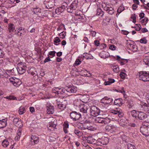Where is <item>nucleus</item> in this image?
Segmentation results:
<instances>
[{
    "mask_svg": "<svg viewBox=\"0 0 149 149\" xmlns=\"http://www.w3.org/2000/svg\"><path fill=\"white\" fill-rule=\"evenodd\" d=\"M102 5L104 10L109 14L112 15L114 13V10L111 4L104 2L102 3Z\"/></svg>",
    "mask_w": 149,
    "mask_h": 149,
    "instance_id": "nucleus-1",
    "label": "nucleus"
},
{
    "mask_svg": "<svg viewBox=\"0 0 149 149\" xmlns=\"http://www.w3.org/2000/svg\"><path fill=\"white\" fill-rule=\"evenodd\" d=\"M139 79L143 81H149V72L142 71L139 73Z\"/></svg>",
    "mask_w": 149,
    "mask_h": 149,
    "instance_id": "nucleus-2",
    "label": "nucleus"
},
{
    "mask_svg": "<svg viewBox=\"0 0 149 149\" xmlns=\"http://www.w3.org/2000/svg\"><path fill=\"white\" fill-rule=\"evenodd\" d=\"M78 0H74L67 8L68 12L73 13L77 7Z\"/></svg>",
    "mask_w": 149,
    "mask_h": 149,
    "instance_id": "nucleus-3",
    "label": "nucleus"
},
{
    "mask_svg": "<svg viewBox=\"0 0 149 149\" xmlns=\"http://www.w3.org/2000/svg\"><path fill=\"white\" fill-rule=\"evenodd\" d=\"M70 116V118L75 121L79 120L81 118V114L80 113L74 111L71 112Z\"/></svg>",
    "mask_w": 149,
    "mask_h": 149,
    "instance_id": "nucleus-4",
    "label": "nucleus"
},
{
    "mask_svg": "<svg viewBox=\"0 0 149 149\" xmlns=\"http://www.w3.org/2000/svg\"><path fill=\"white\" fill-rule=\"evenodd\" d=\"M108 142V138L107 137L103 136L101 138H99L97 140V146L107 145Z\"/></svg>",
    "mask_w": 149,
    "mask_h": 149,
    "instance_id": "nucleus-5",
    "label": "nucleus"
},
{
    "mask_svg": "<svg viewBox=\"0 0 149 149\" xmlns=\"http://www.w3.org/2000/svg\"><path fill=\"white\" fill-rule=\"evenodd\" d=\"M91 115L94 116H96L99 115L100 110L95 106H92L90 108Z\"/></svg>",
    "mask_w": 149,
    "mask_h": 149,
    "instance_id": "nucleus-6",
    "label": "nucleus"
},
{
    "mask_svg": "<svg viewBox=\"0 0 149 149\" xmlns=\"http://www.w3.org/2000/svg\"><path fill=\"white\" fill-rule=\"evenodd\" d=\"M26 67L24 65L22 64H18L17 65V70L18 72L20 74H22L24 73L26 70Z\"/></svg>",
    "mask_w": 149,
    "mask_h": 149,
    "instance_id": "nucleus-7",
    "label": "nucleus"
},
{
    "mask_svg": "<svg viewBox=\"0 0 149 149\" xmlns=\"http://www.w3.org/2000/svg\"><path fill=\"white\" fill-rule=\"evenodd\" d=\"M89 108V105L87 104H82L79 105V108L81 112L86 114Z\"/></svg>",
    "mask_w": 149,
    "mask_h": 149,
    "instance_id": "nucleus-8",
    "label": "nucleus"
},
{
    "mask_svg": "<svg viewBox=\"0 0 149 149\" xmlns=\"http://www.w3.org/2000/svg\"><path fill=\"white\" fill-rule=\"evenodd\" d=\"M58 107L61 110H64L66 107V101L61 102L59 99L56 100Z\"/></svg>",
    "mask_w": 149,
    "mask_h": 149,
    "instance_id": "nucleus-9",
    "label": "nucleus"
},
{
    "mask_svg": "<svg viewBox=\"0 0 149 149\" xmlns=\"http://www.w3.org/2000/svg\"><path fill=\"white\" fill-rule=\"evenodd\" d=\"M31 144L34 145L39 142V138L36 135H33L31 136Z\"/></svg>",
    "mask_w": 149,
    "mask_h": 149,
    "instance_id": "nucleus-10",
    "label": "nucleus"
},
{
    "mask_svg": "<svg viewBox=\"0 0 149 149\" xmlns=\"http://www.w3.org/2000/svg\"><path fill=\"white\" fill-rule=\"evenodd\" d=\"M140 131L142 134L146 137L149 136V127H141Z\"/></svg>",
    "mask_w": 149,
    "mask_h": 149,
    "instance_id": "nucleus-11",
    "label": "nucleus"
},
{
    "mask_svg": "<svg viewBox=\"0 0 149 149\" xmlns=\"http://www.w3.org/2000/svg\"><path fill=\"white\" fill-rule=\"evenodd\" d=\"M56 121L54 120L53 122L52 121V122H50L47 126V128L50 130H53L56 126Z\"/></svg>",
    "mask_w": 149,
    "mask_h": 149,
    "instance_id": "nucleus-12",
    "label": "nucleus"
},
{
    "mask_svg": "<svg viewBox=\"0 0 149 149\" xmlns=\"http://www.w3.org/2000/svg\"><path fill=\"white\" fill-rule=\"evenodd\" d=\"M85 138L88 143L97 146V140H96L92 136L86 137Z\"/></svg>",
    "mask_w": 149,
    "mask_h": 149,
    "instance_id": "nucleus-13",
    "label": "nucleus"
},
{
    "mask_svg": "<svg viewBox=\"0 0 149 149\" xmlns=\"http://www.w3.org/2000/svg\"><path fill=\"white\" fill-rule=\"evenodd\" d=\"M105 129L107 132H115L116 130V128L113 125H106L105 127Z\"/></svg>",
    "mask_w": 149,
    "mask_h": 149,
    "instance_id": "nucleus-14",
    "label": "nucleus"
},
{
    "mask_svg": "<svg viewBox=\"0 0 149 149\" xmlns=\"http://www.w3.org/2000/svg\"><path fill=\"white\" fill-rule=\"evenodd\" d=\"M113 100L111 98L107 97H105L101 100L102 102L106 104L111 103L113 101Z\"/></svg>",
    "mask_w": 149,
    "mask_h": 149,
    "instance_id": "nucleus-15",
    "label": "nucleus"
},
{
    "mask_svg": "<svg viewBox=\"0 0 149 149\" xmlns=\"http://www.w3.org/2000/svg\"><path fill=\"white\" fill-rule=\"evenodd\" d=\"M137 118L141 120H143L147 117V115L144 113L142 112H138Z\"/></svg>",
    "mask_w": 149,
    "mask_h": 149,
    "instance_id": "nucleus-16",
    "label": "nucleus"
},
{
    "mask_svg": "<svg viewBox=\"0 0 149 149\" xmlns=\"http://www.w3.org/2000/svg\"><path fill=\"white\" fill-rule=\"evenodd\" d=\"M47 112L48 114H52L54 113V110L53 107L49 104H47L46 105Z\"/></svg>",
    "mask_w": 149,
    "mask_h": 149,
    "instance_id": "nucleus-17",
    "label": "nucleus"
},
{
    "mask_svg": "<svg viewBox=\"0 0 149 149\" xmlns=\"http://www.w3.org/2000/svg\"><path fill=\"white\" fill-rule=\"evenodd\" d=\"M77 87H67L66 89H65V92H68L70 93H75L77 91Z\"/></svg>",
    "mask_w": 149,
    "mask_h": 149,
    "instance_id": "nucleus-18",
    "label": "nucleus"
},
{
    "mask_svg": "<svg viewBox=\"0 0 149 149\" xmlns=\"http://www.w3.org/2000/svg\"><path fill=\"white\" fill-rule=\"evenodd\" d=\"M65 10V7L64 6H61L58 7L55 9L56 13L58 15H60Z\"/></svg>",
    "mask_w": 149,
    "mask_h": 149,
    "instance_id": "nucleus-19",
    "label": "nucleus"
},
{
    "mask_svg": "<svg viewBox=\"0 0 149 149\" xmlns=\"http://www.w3.org/2000/svg\"><path fill=\"white\" fill-rule=\"evenodd\" d=\"M54 0H49L46 3V7L48 9H50L52 8L54 5Z\"/></svg>",
    "mask_w": 149,
    "mask_h": 149,
    "instance_id": "nucleus-20",
    "label": "nucleus"
},
{
    "mask_svg": "<svg viewBox=\"0 0 149 149\" xmlns=\"http://www.w3.org/2000/svg\"><path fill=\"white\" fill-rule=\"evenodd\" d=\"M7 125V120L6 119L0 120V129L5 127Z\"/></svg>",
    "mask_w": 149,
    "mask_h": 149,
    "instance_id": "nucleus-21",
    "label": "nucleus"
},
{
    "mask_svg": "<svg viewBox=\"0 0 149 149\" xmlns=\"http://www.w3.org/2000/svg\"><path fill=\"white\" fill-rule=\"evenodd\" d=\"M13 123L17 126H21L22 125L21 121L17 118H15L13 120Z\"/></svg>",
    "mask_w": 149,
    "mask_h": 149,
    "instance_id": "nucleus-22",
    "label": "nucleus"
},
{
    "mask_svg": "<svg viewBox=\"0 0 149 149\" xmlns=\"http://www.w3.org/2000/svg\"><path fill=\"white\" fill-rule=\"evenodd\" d=\"M22 129L21 128H19L17 133V135L15 137V140L16 141H18L19 140L20 136L21 135Z\"/></svg>",
    "mask_w": 149,
    "mask_h": 149,
    "instance_id": "nucleus-23",
    "label": "nucleus"
},
{
    "mask_svg": "<svg viewBox=\"0 0 149 149\" xmlns=\"http://www.w3.org/2000/svg\"><path fill=\"white\" fill-rule=\"evenodd\" d=\"M32 11L34 14L38 15L41 13V10L39 8H33L32 9Z\"/></svg>",
    "mask_w": 149,
    "mask_h": 149,
    "instance_id": "nucleus-24",
    "label": "nucleus"
},
{
    "mask_svg": "<svg viewBox=\"0 0 149 149\" xmlns=\"http://www.w3.org/2000/svg\"><path fill=\"white\" fill-rule=\"evenodd\" d=\"M104 118H102L101 117H96L95 120V123H104Z\"/></svg>",
    "mask_w": 149,
    "mask_h": 149,
    "instance_id": "nucleus-25",
    "label": "nucleus"
},
{
    "mask_svg": "<svg viewBox=\"0 0 149 149\" xmlns=\"http://www.w3.org/2000/svg\"><path fill=\"white\" fill-rule=\"evenodd\" d=\"M61 88L59 87L54 88L52 90V92L58 95H60Z\"/></svg>",
    "mask_w": 149,
    "mask_h": 149,
    "instance_id": "nucleus-26",
    "label": "nucleus"
},
{
    "mask_svg": "<svg viewBox=\"0 0 149 149\" xmlns=\"http://www.w3.org/2000/svg\"><path fill=\"white\" fill-rule=\"evenodd\" d=\"M21 84L20 80L18 79L15 78L14 81L13 85L16 87L19 86Z\"/></svg>",
    "mask_w": 149,
    "mask_h": 149,
    "instance_id": "nucleus-27",
    "label": "nucleus"
},
{
    "mask_svg": "<svg viewBox=\"0 0 149 149\" xmlns=\"http://www.w3.org/2000/svg\"><path fill=\"white\" fill-rule=\"evenodd\" d=\"M83 56L86 59H92L94 58L93 56L90 54L84 53Z\"/></svg>",
    "mask_w": 149,
    "mask_h": 149,
    "instance_id": "nucleus-28",
    "label": "nucleus"
},
{
    "mask_svg": "<svg viewBox=\"0 0 149 149\" xmlns=\"http://www.w3.org/2000/svg\"><path fill=\"white\" fill-rule=\"evenodd\" d=\"M111 68L113 72L115 73H118L119 71V68L118 66L114 65H113Z\"/></svg>",
    "mask_w": 149,
    "mask_h": 149,
    "instance_id": "nucleus-29",
    "label": "nucleus"
},
{
    "mask_svg": "<svg viewBox=\"0 0 149 149\" xmlns=\"http://www.w3.org/2000/svg\"><path fill=\"white\" fill-rule=\"evenodd\" d=\"M26 111L25 108L21 106L20 107L19 109L18 112L20 115H22Z\"/></svg>",
    "mask_w": 149,
    "mask_h": 149,
    "instance_id": "nucleus-30",
    "label": "nucleus"
},
{
    "mask_svg": "<svg viewBox=\"0 0 149 149\" xmlns=\"http://www.w3.org/2000/svg\"><path fill=\"white\" fill-rule=\"evenodd\" d=\"M96 15L97 16H99L102 17L104 15V12L102 11L101 8H97L96 10Z\"/></svg>",
    "mask_w": 149,
    "mask_h": 149,
    "instance_id": "nucleus-31",
    "label": "nucleus"
},
{
    "mask_svg": "<svg viewBox=\"0 0 149 149\" xmlns=\"http://www.w3.org/2000/svg\"><path fill=\"white\" fill-rule=\"evenodd\" d=\"M20 1V0H9L8 2L12 5V6H14L16 5V3H18Z\"/></svg>",
    "mask_w": 149,
    "mask_h": 149,
    "instance_id": "nucleus-32",
    "label": "nucleus"
},
{
    "mask_svg": "<svg viewBox=\"0 0 149 149\" xmlns=\"http://www.w3.org/2000/svg\"><path fill=\"white\" fill-rule=\"evenodd\" d=\"M69 124L68 123H65L63 125V131L65 133H67L68 132V128Z\"/></svg>",
    "mask_w": 149,
    "mask_h": 149,
    "instance_id": "nucleus-33",
    "label": "nucleus"
},
{
    "mask_svg": "<svg viewBox=\"0 0 149 149\" xmlns=\"http://www.w3.org/2000/svg\"><path fill=\"white\" fill-rule=\"evenodd\" d=\"M115 81L114 79L109 78L108 79V81H106L104 82V84L105 85H109L111 84L114 82Z\"/></svg>",
    "mask_w": 149,
    "mask_h": 149,
    "instance_id": "nucleus-34",
    "label": "nucleus"
},
{
    "mask_svg": "<svg viewBox=\"0 0 149 149\" xmlns=\"http://www.w3.org/2000/svg\"><path fill=\"white\" fill-rule=\"evenodd\" d=\"M9 143L7 139H4L2 142V145L4 148L7 147L9 145Z\"/></svg>",
    "mask_w": 149,
    "mask_h": 149,
    "instance_id": "nucleus-35",
    "label": "nucleus"
},
{
    "mask_svg": "<svg viewBox=\"0 0 149 149\" xmlns=\"http://www.w3.org/2000/svg\"><path fill=\"white\" fill-rule=\"evenodd\" d=\"M15 28V26L11 24H10L8 26V30L10 33L13 31Z\"/></svg>",
    "mask_w": 149,
    "mask_h": 149,
    "instance_id": "nucleus-36",
    "label": "nucleus"
},
{
    "mask_svg": "<svg viewBox=\"0 0 149 149\" xmlns=\"http://www.w3.org/2000/svg\"><path fill=\"white\" fill-rule=\"evenodd\" d=\"M143 62L146 65L149 66V56H146L143 59Z\"/></svg>",
    "mask_w": 149,
    "mask_h": 149,
    "instance_id": "nucleus-37",
    "label": "nucleus"
},
{
    "mask_svg": "<svg viewBox=\"0 0 149 149\" xmlns=\"http://www.w3.org/2000/svg\"><path fill=\"white\" fill-rule=\"evenodd\" d=\"M86 129H88V130L91 131H93L95 130V128L93 126L91 125H88L86 127H84V128H82V130H86Z\"/></svg>",
    "mask_w": 149,
    "mask_h": 149,
    "instance_id": "nucleus-38",
    "label": "nucleus"
},
{
    "mask_svg": "<svg viewBox=\"0 0 149 149\" xmlns=\"http://www.w3.org/2000/svg\"><path fill=\"white\" fill-rule=\"evenodd\" d=\"M74 133L79 137H80L83 134L82 132L79 131V130L77 129H75L74 130Z\"/></svg>",
    "mask_w": 149,
    "mask_h": 149,
    "instance_id": "nucleus-39",
    "label": "nucleus"
},
{
    "mask_svg": "<svg viewBox=\"0 0 149 149\" xmlns=\"http://www.w3.org/2000/svg\"><path fill=\"white\" fill-rule=\"evenodd\" d=\"M6 71L8 72V75L9 76L10 75H13L14 74V68L11 70H6Z\"/></svg>",
    "mask_w": 149,
    "mask_h": 149,
    "instance_id": "nucleus-40",
    "label": "nucleus"
},
{
    "mask_svg": "<svg viewBox=\"0 0 149 149\" xmlns=\"http://www.w3.org/2000/svg\"><path fill=\"white\" fill-rule=\"evenodd\" d=\"M131 114L133 117L136 118L137 117L138 113L136 111L134 110L131 111Z\"/></svg>",
    "mask_w": 149,
    "mask_h": 149,
    "instance_id": "nucleus-41",
    "label": "nucleus"
},
{
    "mask_svg": "<svg viewBox=\"0 0 149 149\" xmlns=\"http://www.w3.org/2000/svg\"><path fill=\"white\" fill-rule=\"evenodd\" d=\"M60 41L61 40L59 38L57 37L55 38L54 40V43L55 45H58V44L57 43L60 42Z\"/></svg>",
    "mask_w": 149,
    "mask_h": 149,
    "instance_id": "nucleus-42",
    "label": "nucleus"
},
{
    "mask_svg": "<svg viewBox=\"0 0 149 149\" xmlns=\"http://www.w3.org/2000/svg\"><path fill=\"white\" fill-rule=\"evenodd\" d=\"M122 100L121 98L116 99L114 101V103L116 105H119Z\"/></svg>",
    "mask_w": 149,
    "mask_h": 149,
    "instance_id": "nucleus-43",
    "label": "nucleus"
},
{
    "mask_svg": "<svg viewBox=\"0 0 149 149\" xmlns=\"http://www.w3.org/2000/svg\"><path fill=\"white\" fill-rule=\"evenodd\" d=\"M130 49L134 52L137 51L138 50L137 46L135 45H133L132 46V47H131Z\"/></svg>",
    "mask_w": 149,
    "mask_h": 149,
    "instance_id": "nucleus-44",
    "label": "nucleus"
},
{
    "mask_svg": "<svg viewBox=\"0 0 149 149\" xmlns=\"http://www.w3.org/2000/svg\"><path fill=\"white\" fill-rule=\"evenodd\" d=\"M66 32L63 31L59 33V36L60 38L62 39L64 38L66 35Z\"/></svg>",
    "mask_w": 149,
    "mask_h": 149,
    "instance_id": "nucleus-45",
    "label": "nucleus"
},
{
    "mask_svg": "<svg viewBox=\"0 0 149 149\" xmlns=\"http://www.w3.org/2000/svg\"><path fill=\"white\" fill-rule=\"evenodd\" d=\"M127 149H135L134 146L131 144L129 143L127 145Z\"/></svg>",
    "mask_w": 149,
    "mask_h": 149,
    "instance_id": "nucleus-46",
    "label": "nucleus"
},
{
    "mask_svg": "<svg viewBox=\"0 0 149 149\" xmlns=\"http://www.w3.org/2000/svg\"><path fill=\"white\" fill-rule=\"evenodd\" d=\"M107 52L104 51L102 52L100 54V56L101 57L104 58H106L107 57L106 56H104L103 55H106Z\"/></svg>",
    "mask_w": 149,
    "mask_h": 149,
    "instance_id": "nucleus-47",
    "label": "nucleus"
},
{
    "mask_svg": "<svg viewBox=\"0 0 149 149\" xmlns=\"http://www.w3.org/2000/svg\"><path fill=\"white\" fill-rule=\"evenodd\" d=\"M5 98L6 99H8V100H15L16 99V97H14L13 96H7Z\"/></svg>",
    "mask_w": 149,
    "mask_h": 149,
    "instance_id": "nucleus-48",
    "label": "nucleus"
},
{
    "mask_svg": "<svg viewBox=\"0 0 149 149\" xmlns=\"http://www.w3.org/2000/svg\"><path fill=\"white\" fill-rule=\"evenodd\" d=\"M136 26L135 27V29L136 31H139L141 30V25L138 24H136Z\"/></svg>",
    "mask_w": 149,
    "mask_h": 149,
    "instance_id": "nucleus-49",
    "label": "nucleus"
},
{
    "mask_svg": "<svg viewBox=\"0 0 149 149\" xmlns=\"http://www.w3.org/2000/svg\"><path fill=\"white\" fill-rule=\"evenodd\" d=\"M120 76L121 79H124L126 76V74L123 72H121L120 73Z\"/></svg>",
    "mask_w": 149,
    "mask_h": 149,
    "instance_id": "nucleus-50",
    "label": "nucleus"
},
{
    "mask_svg": "<svg viewBox=\"0 0 149 149\" xmlns=\"http://www.w3.org/2000/svg\"><path fill=\"white\" fill-rule=\"evenodd\" d=\"M140 42L141 43L146 44L147 42V40L145 38L141 39L140 40Z\"/></svg>",
    "mask_w": 149,
    "mask_h": 149,
    "instance_id": "nucleus-51",
    "label": "nucleus"
},
{
    "mask_svg": "<svg viewBox=\"0 0 149 149\" xmlns=\"http://www.w3.org/2000/svg\"><path fill=\"white\" fill-rule=\"evenodd\" d=\"M124 10V8L123 7L120 6L118 8L117 12L118 13H120Z\"/></svg>",
    "mask_w": 149,
    "mask_h": 149,
    "instance_id": "nucleus-52",
    "label": "nucleus"
},
{
    "mask_svg": "<svg viewBox=\"0 0 149 149\" xmlns=\"http://www.w3.org/2000/svg\"><path fill=\"white\" fill-rule=\"evenodd\" d=\"M149 127V123L144 122L143 123V126L141 127Z\"/></svg>",
    "mask_w": 149,
    "mask_h": 149,
    "instance_id": "nucleus-53",
    "label": "nucleus"
},
{
    "mask_svg": "<svg viewBox=\"0 0 149 149\" xmlns=\"http://www.w3.org/2000/svg\"><path fill=\"white\" fill-rule=\"evenodd\" d=\"M34 68L33 67L29 68L27 70L28 72L30 74H31L33 71H34Z\"/></svg>",
    "mask_w": 149,
    "mask_h": 149,
    "instance_id": "nucleus-54",
    "label": "nucleus"
},
{
    "mask_svg": "<svg viewBox=\"0 0 149 149\" xmlns=\"http://www.w3.org/2000/svg\"><path fill=\"white\" fill-rule=\"evenodd\" d=\"M148 21V18L147 17H145L144 19L141 20V22L143 23H145V24H146L147 23Z\"/></svg>",
    "mask_w": 149,
    "mask_h": 149,
    "instance_id": "nucleus-55",
    "label": "nucleus"
},
{
    "mask_svg": "<svg viewBox=\"0 0 149 149\" xmlns=\"http://www.w3.org/2000/svg\"><path fill=\"white\" fill-rule=\"evenodd\" d=\"M60 92V95H63L64 94V95H65V89L63 88H61Z\"/></svg>",
    "mask_w": 149,
    "mask_h": 149,
    "instance_id": "nucleus-56",
    "label": "nucleus"
},
{
    "mask_svg": "<svg viewBox=\"0 0 149 149\" xmlns=\"http://www.w3.org/2000/svg\"><path fill=\"white\" fill-rule=\"evenodd\" d=\"M56 53V52L55 51H50L49 52V54L52 56V57L51 58H52L55 56Z\"/></svg>",
    "mask_w": 149,
    "mask_h": 149,
    "instance_id": "nucleus-57",
    "label": "nucleus"
},
{
    "mask_svg": "<svg viewBox=\"0 0 149 149\" xmlns=\"http://www.w3.org/2000/svg\"><path fill=\"white\" fill-rule=\"evenodd\" d=\"M81 13L80 10H77L75 12V15L76 16H81L80 13Z\"/></svg>",
    "mask_w": 149,
    "mask_h": 149,
    "instance_id": "nucleus-58",
    "label": "nucleus"
},
{
    "mask_svg": "<svg viewBox=\"0 0 149 149\" xmlns=\"http://www.w3.org/2000/svg\"><path fill=\"white\" fill-rule=\"evenodd\" d=\"M110 112L114 114H118V111L114 109H112L110 110Z\"/></svg>",
    "mask_w": 149,
    "mask_h": 149,
    "instance_id": "nucleus-59",
    "label": "nucleus"
},
{
    "mask_svg": "<svg viewBox=\"0 0 149 149\" xmlns=\"http://www.w3.org/2000/svg\"><path fill=\"white\" fill-rule=\"evenodd\" d=\"M104 119H105L104 120V124H107L108 123L110 122V120L108 118H104Z\"/></svg>",
    "mask_w": 149,
    "mask_h": 149,
    "instance_id": "nucleus-60",
    "label": "nucleus"
},
{
    "mask_svg": "<svg viewBox=\"0 0 149 149\" xmlns=\"http://www.w3.org/2000/svg\"><path fill=\"white\" fill-rule=\"evenodd\" d=\"M106 47L107 45L106 44L104 43L101 44L100 45V48L102 49H104V48H106Z\"/></svg>",
    "mask_w": 149,
    "mask_h": 149,
    "instance_id": "nucleus-61",
    "label": "nucleus"
},
{
    "mask_svg": "<svg viewBox=\"0 0 149 149\" xmlns=\"http://www.w3.org/2000/svg\"><path fill=\"white\" fill-rule=\"evenodd\" d=\"M116 47L114 45H111L110 46L109 49L112 50H114L116 49Z\"/></svg>",
    "mask_w": 149,
    "mask_h": 149,
    "instance_id": "nucleus-62",
    "label": "nucleus"
},
{
    "mask_svg": "<svg viewBox=\"0 0 149 149\" xmlns=\"http://www.w3.org/2000/svg\"><path fill=\"white\" fill-rule=\"evenodd\" d=\"M4 56L3 52L0 49V58H3Z\"/></svg>",
    "mask_w": 149,
    "mask_h": 149,
    "instance_id": "nucleus-63",
    "label": "nucleus"
},
{
    "mask_svg": "<svg viewBox=\"0 0 149 149\" xmlns=\"http://www.w3.org/2000/svg\"><path fill=\"white\" fill-rule=\"evenodd\" d=\"M94 44L95 45L98 46L99 45H100V42L99 41L97 40H95L94 41Z\"/></svg>",
    "mask_w": 149,
    "mask_h": 149,
    "instance_id": "nucleus-64",
    "label": "nucleus"
}]
</instances>
